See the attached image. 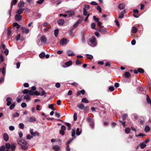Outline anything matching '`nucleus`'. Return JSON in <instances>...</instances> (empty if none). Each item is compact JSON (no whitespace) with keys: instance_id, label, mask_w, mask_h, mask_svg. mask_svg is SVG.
Here are the masks:
<instances>
[{"instance_id":"1","label":"nucleus","mask_w":151,"mask_h":151,"mask_svg":"<svg viewBox=\"0 0 151 151\" xmlns=\"http://www.w3.org/2000/svg\"><path fill=\"white\" fill-rule=\"evenodd\" d=\"M18 144L21 146V149L24 150H27L28 147L27 142L23 139H21L18 142Z\"/></svg>"},{"instance_id":"2","label":"nucleus","mask_w":151,"mask_h":151,"mask_svg":"<svg viewBox=\"0 0 151 151\" xmlns=\"http://www.w3.org/2000/svg\"><path fill=\"white\" fill-rule=\"evenodd\" d=\"M88 45L91 47L95 46L96 45V40L95 37L94 36L90 38L88 41Z\"/></svg>"},{"instance_id":"3","label":"nucleus","mask_w":151,"mask_h":151,"mask_svg":"<svg viewBox=\"0 0 151 151\" xmlns=\"http://www.w3.org/2000/svg\"><path fill=\"white\" fill-rule=\"evenodd\" d=\"M67 40L66 39L63 38L60 41V43L62 45H63L66 44Z\"/></svg>"},{"instance_id":"4","label":"nucleus","mask_w":151,"mask_h":151,"mask_svg":"<svg viewBox=\"0 0 151 151\" xmlns=\"http://www.w3.org/2000/svg\"><path fill=\"white\" fill-rule=\"evenodd\" d=\"M4 139L5 141H7L9 139V136L6 133H4L3 134Z\"/></svg>"},{"instance_id":"5","label":"nucleus","mask_w":151,"mask_h":151,"mask_svg":"<svg viewBox=\"0 0 151 151\" xmlns=\"http://www.w3.org/2000/svg\"><path fill=\"white\" fill-rule=\"evenodd\" d=\"M6 101L7 102L6 104L7 105L9 106L12 103V99L10 97H8L6 99Z\"/></svg>"},{"instance_id":"6","label":"nucleus","mask_w":151,"mask_h":151,"mask_svg":"<svg viewBox=\"0 0 151 151\" xmlns=\"http://www.w3.org/2000/svg\"><path fill=\"white\" fill-rule=\"evenodd\" d=\"M30 133L33 136H38L39 135L38 133L37 132H34L32 129H30Z\"/></svg>"},{"instance_id":"7","label":"nucleus","mask_w":151,"mask_h":151,"mask_svg":"<svg viewBox=\"0 0 151 151\" xmlns=\"http://www.w3.org/2000/svg\"><path fill=\"white\" fill-rule=\"evenodd\" d=\"M21 29L22 30V32L23 33H24L27 34L29 33V29L26 28H25V27H22L21 28Z\"/></svg>"},{"instance_id":"8","label":"nucleus","mask_w":151,"mask_h":151,"mask_svg":"<svg viewBox=\"0 0 151 151\" xmlns=\"http://www.w3.org/2000/svg\"><path fill=\"white\" fill-rule=\"evenodd\" d=\"M134 16V17L137 18L139 16L138 15V11L137 10L135 9L133 10Z\"/></svg>"},{"instance_id":"9","label":"nucleus","mask_w":151,"mask_h":151,"mask_svg":"<svg viewBox=\"0 0 151 151\" xmlns=\"http://www.w3.org/2000/svg\"><path fill=\"white\" fill-rule=\"evenodd\" d=\"M65 21L63 19H59L57 23L59 25H63Z\"/></svg>"},{"instance_id":"10","label":"nucleus","mask_w":151,"mask_h":151,"mask_svg":"<svg viewBox=\"0 0 151 151\" xmlns=\"http://www.w3.org/2000/svg\"><path fill=\"white\" fill-rule=\"evenodd\" d=\"M22 17V16L20 15H16L15 17V19L17 21H20Z\"/></svg>"},{"instance_id":"11","label":"nucleus","mask_w":151,"mask_h":151,"mask_svg":"<svg viewBox=\"0 0 151 151\" xmlns=\"http://www.w3.org/2000/svg\"><path fill=\"white\" fill-rule=\"evenodd\" d=\"M66 53L67 55L70 56H73L74 55V54L73 52L70 50H68L67 51Z\"/></svg>"},{"instance_id":"12","label":"nucleus","mask_w":151,"mask_h":151,"mask_svg":"<svg viewBox=\"0 0 151 151\" xmlns=\"http://www.w3.org/2000/svg\"><path fill=\"white\" fill-rule=\"evenodd\" d=\"M23 99L26 100V101H29L30 100V96L29 95H26L24 97Z\"/></svg>"},{"instance_id":"13","label":"nucleus","mask_w":151,"mask_h":151,"mask_svg":"<svg viewBox=\"0 0 151 151\" xmlns=\"http://www.w3.org/2000/svg\"><path fill=\"white\" fill-rule=\"evenodd\" d=\"M24 5V2L22 1H20L18 4V6L19 7H23Z\"/></svg>"},{"instance_id":"14","label":"nucleus","mask_w":151,"mask_h":151,"mask_svg":"<svg viewBox=\"0 0 151 151\" xmlns=\"http://www.w3.org/2000/svg\"><path fill=\"white\" fill-rule=\"evenodd\" d=\"M126 12V11L125 10H124L123 11H122L119 15V18H123L124 16V14H125Z\"/></svg>"},{"instance_id":"15","label":"nucleus","mask_w":151,"mask_h":151,"mask_svg":"<svg viewBox=\"0 0 151 151\" xmlns=\"http://www.w3.org/2000/svg\"><path fill=\"white\" fill-rule=\"evenodd\" d=\"M40 40L43 43H45L46 42L47 39L45 36H42L40 38Z\"/></svg>"},{"instance_id":"16","label":"nucleus","mask_w":151,"mask_h":151,"mask_svg":"<svg viewBox=\"0 0 151 151\" xmlns=\"http://www.w3.org/2000/svg\"><path fill=\"white\" fill-rule=\"evenodd\" d=\"M39 91L41 93H40V95L43 96L45 94V93L44 90L42 88H40L39 89Z\"/></svg>"},{"instance_id":"17","label":"nucleus","mask_w":151,"mask_h":151,"mask_svg":"<svg viewBox=\"0 0 151 151\" xmlns=\"http://www.w3.org/2000/svg\"><path fill=\"white\" fill-rule=\"evenodd\" d=\"M137 28L135 27H133L131 30V32L133 33H135L137 32Z\"/></svg>"},{"instance_id":"18","label":"nucleus","mask_w":151,"mask_h":151,"mask_svg":"<svg viewBox=\"0 0 151 151\" xmlns=\"http://www.w3.org/2000/svg\"><path fill=\"white\" fill-rule=\"evenodd\" d=\"M125 5L124 4H120L118 6L119 9L120 10L123 9L125 7Z\"/></svg>"},{"instance_id":"19","label":"nucleus","mask_w":151,"mask_h":151,"mask_svg":"<svg viewBox=\"0 0 151 151\" xmlns=\"http://www.w3.org/2000/svg\"><path fill=\"white\" fill-rule=\"evenodd\" d=\"M24 10V9H19L17 11V13L18 14L20 15V14H22Z\"/></svg>"},{"instance_id":"20","label":"nucleus","mask_w":151,"mask_h":151,"mask_svg":"<svg viewBox=\"0 0 151 151\" xmlns=\"http://www.w3.org/2000/svg\"><path fill=\"white\" fill-rule=\"evenodd\" d=\"M72 63V62L71 60H69L65 63V64L67 67H68L71 65Z\"/></svg>"},{"instance_id":"21","label":"nucleus","mask_w":151,"mask_h":151,"mask_svg":"<svg viewBox=\"0 0 151 151\" xmlns=\"http://www.w3.org/2000/svg\"><path fill=\"white\" fill-rule=\"evenodd\" d=\"M145 131L146 132H148L150 131V128L148 126H146L144 129Z\"/></svg>"},{"instance_id":"22","label":"nucleus","mask_w":151,"mask_h":151,"mask_svg":"<svg viewBox=\"0 0 151 151\" xmlns=\"http://www.w3.org/2000/svg\"><path fill=\"white\" fill-rule=\"evenodd\" d=\"M81 133V131L80 130L79 128H78L76 130V134L77 135H79Z\"/></svg>"},{"instance_id":"23","label":"nucleus","mask_w":151,"mask_h":151,"mask_svg":"<svg viewBox=\"0 0 151 151\" xmlns=\"http://www.w3.org/2000/svg\"><path fill=\"white\" fill-rule=\"evenodd\" d=\"M54 35L56 37H57L58 36V32H59V30L58 29H56L54 31Z\"/></svg>"},{"instance_id":"24","label":"nucleus","mask_w":151,"mask_h":151,"mask_svg":"<svg viewBox=\"0 0 151 151\" xmlns=\"http://www.w3.org/2000/svg\"><path fill=\"white\" fill-rule=\"evenodd\" d=\"M131 75L130 73L128 72H125V76L127 78H128Z\"/></svg>"},{"instance_id":"25","label":"nucleus","mask_w":151,"mask_h":151,"mask_svg":"<svg viewBox=\"0 0 151 151\" xmlns=\"http://www.w3.org/2000/svg\"><path fill=\"white\" fill-rule=\"evenodd\" d=\"M125 131L126 133L128 134H129L130 132V129L129 128L127 127L125 129Z\"/></svg>"},{"instance_id":"26","label":"nucleus","mask_w":151,"mask_h":151,"mask_svg":"<svg viewBox=\"0 0 151 151\" xmlns=\"http://www.w3.org/2000/svg\"><path fill=\"white\" fill-rule=\"evenodd\" d=\"M36 121L35 118L34 117L30 118L29 119V122H35Z\"/></svg>"},{"instance_id":"27","label":"nucleus","mask_w":151,"mask_h":151,"mask_svg":"<svg viewBox=\"0 0 151 151\" xmlns=\"http://www.w3.org/2000/svg\"><path fill=\"white\" fill-rule=\"evenodd\" d=\"M52 148L53 150H60V148L58 145H53L52 146Z\"/></svg>"},{"instance_id":"28","label":"nucleus","mask_w":151,"mask_h":151,"mask_svg":"<svg viewBox=\"0 0 151 151\" xmlns=\"http://www.w3.org/2000/svg\"><path fill=\"white\" fill-rule=\"evenodd\" d=\"M13 26L14 27H16L17 29H18L20 27V25H19L17 23H14L13 24Z\"/></svg>"},{"instance_id":"29","label":"nucleus","mask_w":151,"mask_h":151,"mask_svg":"<svg viewBox=\"0 0 151 151\" xmlns=\"http://www.w3.org/2000/svg\"><path fill=\"white\" fill-rule=\"evenodd\" d=\"M17 3V0H13L11 3V7L12 8L13 5Z\"/></svg>"},{"instance_id":"30","label":"nucleus","mask_w":151,"mask_h":151,"mask_svg":"<svg viewBox=\"0 0 151 151\" xmlns=\"http://www.w3.org/2000/svg\"><path fill=\"white\" fill-rule=\"evenodd\" d=\"M99 30L103 34H105L106 32V31L104 29H99Z\"/></svg>"},{"instance_id":"31","label":"nucleus","mask_w":151,"mask_h":151,"mask_svg":"<svg viewBox=\"0 0 151 151\" xmlns=\"http://www.w3.org/2000/svg\"><path fill=\"white\" fill-rule=\"evenodd\" d=\"M11 149L12 151H14L16 148V146L14 144H12L11 146Z\"/></svg>"},{"instance_id":"32","label":"nucleus","mask_w":151,"mask_h":151,"mask_svg":"<svg viewBox=\"0 0 151 151\" xmlns=\"http://www.w3.org/2000/svg\"><path fill=\"white\" fill-rule=\"evenodd\" d=\"M11 147V145L9 143H6L5 144V147L7 149L9 150L10 149Z\"/></svg>"},{"instance_id":"33","label":"nucleus","mask_w":151,"mask_h":151,"mask_svg":"<svg viewBox=\"0 0 151 151\" xmlns=\"http://www.w3.org/2000/svg\"><path fill=\"white\" fill-rule=\"evenodd\" d=\"M86 120L87 121V122H94L93 119L91 118L90 117L87 118H86Z\"/></svg>"},{"instance_id":"34","label":"nucleus","mask_w":151,"mask_h":151,"mask_svg":"<svg viewBox=\"0 0 151 151\" xmlns=\"http://www.w3.org/2000/svg\"><path fill=\"white\" fill-rule=\"evenodd\" d=\"M146 144L143 143H142L140 144V148L141 149H144L146 147Z\"/></svg>"},{"instance_id":"35","label":"nucleus","mask_w":151,"mask_h":151,"mask_svg":"<svg viewBox=\"0 0 151 151\" xmlns=\"http://www.w3.org/2000/svg\"><path fill=\"white\" fill-rule=\"evenodd\" d=\"M78 108L81 109H83L84 108V105L83 104H81L78 106Z\"/></svg>"},{"instance_id":"36","label":"nucleus","mask_w":151,"mask_h":151,"mask_svg":"<svg viewBox=\"0 0 151 151\" xmlns=\"http://www.w3.org/2000/svg\"><path fill=\"white\" fill-rule=\"evenodd\" d=\"M40 57L41 58H43L45 56V54L44 53L42 52L39 55Z\"/></svg>"},{"instance_id":"37","label":"nucleus","mask_w":151,"mask_h":151,"mask_svg":"<svg viewBox=\"0 0 151 151\" xmlns=\"http://www.w3.org/2000/svg\"><path fill=\"white\" fill-rule=\"evenodd\" d=\"M68 12V14L70 16H72L74 14V12L72 11H69Z\"/></svg>"},{"instance_id":"38","label":"nucleus","mask_w":151,"mask_h":151,"mask_svg":"<svg viewBox=\"0 0 151 151\" xmlns=\"http://www.w3.org/2000/svg\"><path fill=\"white\" fill-rule=\"evenodd\" d=\"M82 102L85 103H88L89 102L88 101L86 98H83L82 99Z\"/></svg>"},{"instance_id":"39","label":"nucleus","mask_w":151,"mask_h":151,"mask_svg":"<svg viewBox=\"0 0 151 151\" xmlns=\"http://www.w3.org/2000/svg\"><path fill=\"white\" fill-rule=\"evenodd\" d=\"M13 117H17L19 116V114L17 112H16L13 115Z\"/></svg>"},{"instance_id":"40","label":"nucleus","mask_w":151,"mask_h":151,"mask_svg":"<svg viewBox=\"0 0 151 151\" xmlns=\"http://www.w3.org/2000/svg\"><path fill=\"white\" fill-rule=\"evenodd\" d=\"M4 61V58L1 54H0V64Z\"/></svg>"},{"instance_id":"41","label":"nucleus","mask_w":151,"mask_h":151,"mask_svg":"<svg viewBox=\"0 0 151 151\" xmlns=\"http://www.w3.org/2000/svg\"><path fill=\"white\" fill-rule=\"evenodd\" d=\"M77 114L76 113H74V114L73 119L74 121H76L77 120Z\"/></svg>"},{"instance_id":"42","label":"nucleus","mask_w":151,"mask_h":151,"mask_svg":"<svg viewBox=\"0 0 151 151\" xmlns=\"http://www.w3.org/2000/svg\"><path fill=\"white\" fill-rule=\"evenodd\" d=\"M5 68L4 67H3L1 70L3 76H4L5 74Z\"/></svg>"},{"instance_id":"43","label":"nucleus","mask_w":151,"mask_h":151,"mask_svg":"<svg viewBox=\"0 0 151 151\" xmlns=\"http://www.w3.org/2000/svg\"><path fill=\"white\" fill-rule=\"evenodd\" d=\"M87 57L90 59H92L93 58V56L92 55L89 54H86Z\"/></svg>"},{"instance_id":"44","label":"nucleus","mask_w":151,"mask_h":151,"mask_svg":"<svg viewBox=\"0 0 151 151\" xmlns=\"http://www.w3.org/2000/svg\"><path fill=\"white\" fill-rule=\"evenodd\" d=\"M29 95H34V92L29 90Z\"/></svg>"},{"instance_id":"45","label":"nucleus","mask_w":151,"mask_h":151,"mask_svg":"<svg viewBox=\"0 0 151 151\" xmlns=\"http://www.w3.org/2000/svg\"><path fill=\"white\" fill-rule=\"evenodd\" d=\"M24 125L23 123H19V127L21 129H23L24 128Z\"/></svg>"},{"instance_id":"46","label":"nucleus","mask_w":151,"mask_h":151,"mask_svg":"<svg viewBox=\"0 0 151 151\" xmlns=\"http://www.w3.org/2000/svg\"><path fill=\"white\" fill-rule=\"evenodd\" d=\"M138 72L140 73H143L144 72V70L142 68H139L138 69Z\"/></svg>"},{"instance_id":"47","label":"nucleus","mask_w":151,"mask_h":151,"mask_svg":"<svg viewBox=\"0 0 151 151\" xmlns=\"http://www.w3.org/2000/svg\"><path fill=\"white\" fill-rule=\"evenodd\" d=\"M136 136L137 137H138V136L142 137L146 136V135L145 134H143V133H140L139 134L137 135L136 134Z\"/></svg>"},{"instance_id":"48","label":"nucleus","mask_w":151,"mask_h":151,"mask_svg":"<svg viewBox=\"0 0 151 151\" xmlns=\"http://www.w3.org/2000/svg\"><path fill=\"white\" fill-rule=\"evenodd\" d=\"M5 150V147L4 146H2L0 147V151H4Z\"/></svg>"},{"instance_id":"49","label":"nucleus","mask_w":151,"mask_h":151,"mask_svg":"<svg viewBox=\"0 0 151 151\" xmlns=\"http://www.w3.org/2000/svg\"><path fill=\"white\" fill-rule=\"evenodd\" d=\"M15 104L14 103H13V104H11V105L10 106V110L14 108V107H15Z\"/></svg>"},{"instance_id":"50","label":"nucleus","mask_w":151,"mask_h":151,"mask_svg":"<svg viewBox=\"0 0 151 151\" xmlns=\"http://www.w3.org/2000/svg\"><path fill=\"white\" fill-rule=\"evenodd\" d=\"M91 27L92 29H95V24L94 23H92L91 24Z\"/></svg>"},{"instance_id":"51","label":"nucleus","mask_w":151,"mask_h":151,"mask_svg":"<svg viewBox=\"0 0 151 151\" xmlns=\"http://www.w3.org/2000/svg\"><path fill=\"white\" fill-rule=\"evenodd\" d=\"M89 6L88 5H85V7L83 8V9H85V10H86L89 9Z\"/></svg>"},{"instance_id":"52","label":"nucleus","mask_w":151,"mask_h":151,"mask_svg":"<svg viewBox=\"0 0 151 151\" xmlns=\"http://www.w3.org/2000/svg\"><path fill=\"white\" fill-rule=\"evenodd\" d=\"M127 116V115L126 114H123L122 115V118L124 120L125 119Z\"/></svg>"},{"instance_id":"53","label":"nucleus","mask_w":151,"mask_h":151,"mask_svg":"<svg viewBox=\"0 0 151 151\" xmlns=\"http://www.w3.org/2000/svg\"><path fill=\"white\" fill-rule=\"evenodd\" d=\"M34 95H35L36 96L40 95V92H39L37 91H36L34 92Z\"/></svg>"},{"instance_id":"54","label":"nucleus","mask_w":151,"mask_h":151,"mask_svg":"<svg viewBox=\"0 0 151 151\" xmlns=\"http://www.w3.org/2000/svg\"><path fill=\"white\" fill-rule=\"evenodd\" d=\"M132 118H134L135 119H137V116L136 114H132Z\"/></svg>"},{"instance_id":"55","label":"nucleus","mask_w":151,"mask_h":151,"mask_svg":"<svg viewBox=\"0 0 151 151\" xmlns=\"http://www.w3.org/2000/svg\"><path fill=\"white\" fill-rule=\"evenodd\" d=\"M26 106L27 104L25 103H22L21 104V106L23 108L25 107Z\"/></svg>"},{"instance_id":"56","label":"nucleus","mask_w":151,"mask_h":151,"mask_svg":"<svg viewBox=\"0 0 151 151\" xmlns=\"http://www.w3.org/2000/svg\"><path fill=\"white\" fill-rule=\"evenodd\" d=\"M93 19L96 22H98L99 21V19L97 18L96 16H93Z\"/></svg>"},{"instance_id":"57","label":"nucleus","mask_w":151,"mask_h":151,"mask_svg":"<svg viewBox=\"0 0 151 151\" xmlns=\"http://www.w3.org/2000/svg\"><path fill=\"white\" fill-rule=\"evenodd\" d=\"M147 102L149 103H150V102H151V100L148 96H147Z\"/></svg>"},{"instance_id":"58","label":"nucleus","mask_w":151,"mask_h":151,"mask_svg":"<svg viewBox=\"0 0 151 151\" xmlns=\"http://www.w3.org/2000/svg\"><path fill=\"white\" fill-rule=\"evenodd\" d=\"M44 0H40L37 1V3L39 4H42L44 1Z\"/></svg>"},{"instance_id":"59","label":"nucleus","mask_w":151,"mask_h":151,"mask_svg":"<svg viewBox=\"0 0 151 151\" xmlns=\"http://www.w3.org/2000/svg\"><path fill=\"white\" fill-rule=\"evenodd\" d=\"M75 131L74 129H73L72 130V134H71L72 136V137H73L75 135Z\"/></svg>"},{"instance_id":"60","label":"nucleus","mask_w":151,"mask_h":151,"mask_svg":"<svg viewBox=\"0 0 151 151\" xmlns=\"http://www.w3.org/2000/svg\"><path fill=\"white\" fill-rule=\"evenodd\" d=\"M32 137V136H31L29 134H28L27 136V138L28 139H30Z\"/></svg>"},{"instance_id":"61","label":"nucleus","mask_w":151,"mask_h":151,"mask_svg":"<svg viewBox=\"0 0 151 151\" xmlns=\"http://www.w3.org/2000/svg\"><path fill=\"white\" fill-rule=\"evenodd\" d=\"M4 53L6 55H7L9 53V50L7 49H6L4 51Z\"/></svg>"},{"instance_id":"62","label":"nucleus","mask_w":151,"mask_h":151,"mask_svg":"<svg viewBox=\"0 0 151 151\" xmlns=\"http://www.w3.org/2000/svg\"><path fill=\"white\" fill-rule=\"evenodd\" d=\"M29 90H28L27 89L24 90L23 91V93L24 94H27L29 93Z\"/></svg>"},{"instance_id":"63","label":"nucleus","mask_w":151,"mask_h":151,"mask_svg":"<svg viewBox=\"0 0 151 151\" xmlns=\"http://www.w3.org/2000/svg\"><path fill=\"white\" fill-rule=\"evenodd\" d=\"M64 130H60V131L59 133L60 134H61L62 135H63L65 134V132L64 131Z\"/></svg>"},{"instance_id":"64","label":"nucleus","mask_w":151,"mask_h":151,"mask_svg":"<svg viewBox=\"0 0 151 151\" xmlns=\"http://www.w3.org/2000/svg\"><path fill=\"white\" fill-rule=\"evenodd\" d=\"M60 86V83H57L55 84V86L57 88H59Z\"/></svg>"}]
</instances>
